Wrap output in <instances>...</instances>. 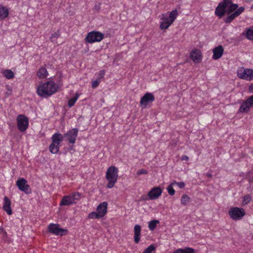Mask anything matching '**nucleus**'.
Here are the masks:
<instances>
[{
	"instance_id": "nucleus-1",
	"label": "nucleus",
	"mask_w": 253,
	"mask_h": 253,
	"mask_svg": "<svg viewBox=\"0 0 253 253\" xmlns=\"http://www.w3.org/2000/svg\"><path fill=\"white\" fill-rule=\"evenodd\" d=\"M57 91V86L53 82H47L38 86L37 88L38 94L43 97L50 96Z\"/></svg>"
},
{
	"instance_id": "nucleus-2",
	"label": "nucleus",
	"mask_w": 253,
	"mask_h": 253,
	"mask_svg": "<svg viewBox=\"0 0 253 253\" xmlns=\"http://www.w3.org/2000/svg\"><path fill=\"white\" fill-rule=\"evenodd\" d=\"M178 15V12L176 9L172 10L169 15V17L166 16L165 14L161 15L160 19L162 21L160 24V28L162 30L167 29L174 22Z\"/></svg>"
},
{
	"instance_id": "nucleus-3",
	"label": "nucleus",
	"mask_w": 253,
	"mask_h": 253,
	"mask_svg": "<svg viewBox=\"0 0 253 253\" xmlns=\"http://www.w3.org/2000/svg\"><path fill=\"white\" fill-rule=\"evenodd\" d=\"M118 169L114 166L110 167L107 170L106 177L108 181L107 187L111 188L117 182L118 177Z\"/></svg>"
},
{
	"instance_id": "nucleus-4",
	"label": "nucleus",
	"mask_w": 253,
	"mask_h": 253,
	"mask_svg": "<svg viewBox=\"0 0 253 253\" xmlns=\"http://www.w3.org/2000/svg\"><path fill=\"white\" fill-rule=\"evenodd\" d=\"M52 143L49 147L50 152L52 154H56L59 149L60 143L63 140V137L60 133H55L51 137Z\"/></svg>"
},
{
	"instance_id": "nucleus-5",
	"label": "nucleus",
	"mask_w": 253,
	"mask_h": 253,
	"mask_svg": "<svg viewBox=\"0 0 253 253\" xmlns=\"http://www.w3.org/2000/svg\"><path fill=\"white\" fill-rule=\"evenodd\" d=\"M103 33L98 31H92L87 34L85 40L88 43L100 42L104 38Z\"/></svg>"
},
{
	"instance_id": "nucleus-6",
	"label": "nucleus",
	"mask_w": 253,
	"mask_h": 253,
	"mask_svg": "<svg viewBox=\"0 0 253 253\" xmlns=\"http://www.w3.org/2000/svg\"><path fill=\"white\" fill-rule=\"evenodd\" d=\"M238 77L247 81L253 80V70L252 69L241 68L237 70Z\"/></svg>"
},
{
	"instance_id": "nucleus-7",
	"label": "nucleus",
	"mask_w": 253,
	"mask_h": 253,
	"mask_svg": "<svg viewBox=\"0 0 253 253\" xmlns=\"http://www.w3.org/2000/svg\"><path fill=\"white\" fill-rule=\"evenodd\" d=\"M245 211L242 208L234 207L230 209L229 215L230 217L235 220H240L245 215Z\"/></svg>"
},
{
	"instance_id": "nucleus-8",
	"label": "nucleus",
	"mask_w": 253,
	"mask_h": 253,
	"mask_svg": "<svg viewBox=\"0 0 253 253\" xmlns=\"http://www.w3.org/2000/svg\"><path fill=\"white\" fill-rule=\"evenodd\" d=\"M17 127L22 131H25L28 127V118L24 115H19L17 117Z\"/></svg>"
},
{
	"instance_id": "nucleus-9",
	"label": "nucleus",
	"mask_w": 253,
	"mask_h": 253,
	"mask_svg": "<svg viewBox=\"0 0 253 253\" xmlns=\"http://www.w3.org/2000/svg\"><path fill=\"white\" fill-rule=\"evenodd\" d=\"M48 231L56 235L63 236L67 233V230L59 228L58 224L51 223L48 226Z\"/></svg>"
},
{
	"instance_id": "nucleus-10",
	"label": "nucleus",
	"mask_w": 253,
	"mask_h": 253,
	"mask_svg": "<svg viewBox=\"0 0 253 253\" xmlns=\"http://www.w3.org/2000/svg\"><path fill=\"white\" fill-rule=\"evenodd\" d=\"M253 106V95L250 96L241 104L239 112L240 113H248L250 109Z\"/></svg>"
},
{
	"instance_id": "nucleus-11",
	"label": "nucleus",
	"mask_w": 253,
	"mask_h": 253,
	"mask_svg": "<svg viewBox=\"0 0 253 253\" xmlns=\"http://www.w3.org/2000/svg\"><path fill=\"white\" fill-rule=\"evenodd\" d=\"M229 3H230V0H223L222 2H220L215 9V14L220 17L224 15L226 12L225 8Z\"/></svg>"
},
{
	"instance_id": "nucleus-12",
	"label": "nucleus",
	"mask_w": 253,
	"mask_h": 253,
	"mask_svg": "<svg viewBox=\"0 0 253 253\" xmlns=\"http://www.w3.org/2000/svg\"><path fill=\"white\" fill-rule=\"evenodd\" d=\"M16 185L20 190L25 193L29 194L31 193V189L25 179L22 178L18 179L16 182Z\"/></svg>"
},
{
	"instance_id": "nucleus-13",
	"label": "nucleus",
	"mask_w": 253,
	"mask_h": 253,
	"mask_svg": "<svg viewBox=\"0 0 253 253\" xmlns=\"http://www.w3.org/2000/svg\"><path fill=\"white\" fill-rule=\"evenodd\" d=\"M155 100L154 96L151 93H145L141 98L140 103L143 108H145L149 103Z\"/></svg>"
},
{
	"instance_id": "nucleus-14",
	"label": "nucleus",
	"mask_w": 253,
	"mask_h": 253,
	"mask_svg": "<svg viewBox=\"0 0 253 253\" xmlns=\"http://www.w3.org/2000/svg\"><path fill=\"white\" fill-rule=\"evenodd\" d=\"M78 131V128H73L65 133L64 137L67 139L70 143L74 144L77 137Z\"/></svg>"
},
{
	"instance_id": "nucleus-15",
	"label": "nucleus",
	"mask_w": 253,
	"mask_h": 253,
	"mask_svg": "<svg viewBox=\"0 0 253 253\" xmlns=\"http://www.w3.org/2000/svg\"><path fill=\"white\" fill-rule=\"evenodd\" d=\"M162 190L160 187L152 188L148 193V196L151 200L157 199L162 194Z\"/></svg>"
},
{
	"instance_id": "nucleus-16",
	"label": "nucleus",
	"mask_w": 253,
	"mask_h": 253,
	"mask_svg": "<svg viewBox=\"0 0 253 253\" xmlns=\"http://www.w3.org/2000/svg\"><path fill=\"white\" fill-rule=\"evenodd\" d=\"M245 10L244 7H240L237 9L235 11L229 15L224 20V22L226 23H230L233 20H234L236 17L240 15Z\"/></svg>"
},
{
	"instance_id": "nucleus-17",
	"label": "nucleus",
	"mask_w": 253,
	"mask_h": 253,
	"mask_svg": "<svg viewBox=\"0 0 253 253\" xmlns=\"http://www.w3.org/2000/svg\"><path fill=\"white\" fill-rule=\"evenodd\" d=\"M224 51L223 47L222 45H218L213 49V55L212 58L214 60H217L220 58Z\"/></svg>"
},
{
	"instance_id": "nucleus-18",
	"label": "nucleus",
	"mask_w": 253,
	"mask_h": 253,
	"mask_svg": "<svg viewBox=\"0 0 253 253\" xmlns=\"http://www.w3.org/2000/svg\"><path fill=\"white\" fill-rule=\"evenodd\" d=\"M4 204L3 206V210L8 214L11 215L12 211L11 209V201L6 196L3 199Z\"/></svg>"
},
{
	"instance_id": "nucleus-19",
	"label": "nucleus",
	"mask_w": 253,
	"mask_h": 253,
	"mask_svg": "<svg viewBox=\"0 0 253 253\" xmlns=\"http://www.w3.org/2000/svg\"><path fill=\"white\" fill-rule=\"evenodd\" d=\"M107 203L103 202L100 203L97 207V211L103 217L107 211Z\"/></svg>"
},
{
	"instance_id": "nucleus-20",
	"label": "nucleus",
	"mask_w": 253,
	"mask_h": 253,
	"mask_svg": "<svg viewBox=\"0 0 253 253\" xmlns=\"http://www.w3.org/2000/svg\"><path fill=\"white\" fill-rule=\"evenodd\" d=\"M75 203H76V201H74L71 195H69L63 197L60 205L69 206Z\"/></svg>"
},
{
	"instance_id": "nucleus-21",
	"label": "nucleus",
	"mask_w": 253,
	"mask_h": 253,
	"mask_svg": "<svg viewBox=\"0 0 253 253\" xmlns=\"http://www.w3.org/2000/svg\"><path fill=\"white\" fill-rule=\"evenodd\" d=\"M141 226L136 224L134 227V241L136 244H138L140 239Z\"/></svg>"
},
{
	"instance_id": "nucleus-22",
	"label": "nucleus",
	"mask_w": 253,
	"mask_h": 253,
	"mask_svg": "<svg viewBox=\"0 0 253 253\" xmlns=\"http://www.w3.org/2000/svg\"><path fill=\"white\" fill-rule=\"evenodd\" d=\"M192 59L196 63L200 62L201 60V54L199 50H193L190 55Z\"/></svg>"
},
{
	"instance_id": "nucleus-23",
	"label": "nucleus",
	"mask_w": 253,
	"mask_h": 253,
	"mask_svg": "<svg viewBox=\"0 0 253 253\" xmlns=\"http://www.w3.org/2000/svg\"><path fill=\"white\" fill-rule=\"evenodd\" d=\"M8 10L5 7L0 5V19H3L8 15Z\"/></svg>"
},
{
	"instance_id": "nucleus-24",
	"label": "nucleus",
	"mask_w": 253,
	"mask_h": 253,
	"mask_svg": "<svg viewBox=\"0 0 253 253\" xmlns=\"http://www.w3.org/2000/svg\"><path fill=\"white\" fill-rule=\"evenodd\" d=\"M47 71L44 67L41 68L37 73V75L40 79H43L47 77Z\"/></svg>"
},
{
	"instance_id": "nucleus-25",
	"label": "nucleus",
	"mask_w": 253,
	"mask_h": 253,
	"mask_svg": "<svg viewBox=\"0 0 253 253\" xmlns=\"http://www.w3.org/2000/svg\"><path fill=\"white\" fill-rule=\"evenodd\" d=\"M238 5L237 4L233 3L231 0H230V3H229V5L227 7H228L227 10V14L229 15L234 10H236L238 9Z\"/></svg>"
},
{
	"instance_id": "nucleus-26",
	"label": "nucleus",
	"mask_w": 253,
	"mask_h": 253,
	"mask_svg": "<svg viewBox=\"0 0 253 253\" xmlns=\"http://www.w3.org/2000/svg\"><path fill=\"white\" fill-rule=\"evenodd\" d=\"M3 75L7 79H11L14 78V73L11 70L6 69L2 72Z\"/></svg>"
},
{
	"instance_id": "nucleus-27",
	"label": "nucleus",
	"mask_w": 253,
	"mask_h": 253,
	"mask_svg": "<svg viewBox=\"0 0 253 253\" xmlns=\"http://www.w3.org/2000/svg\"><path fill=\"white\" fill-rule=\"evenodd\" d=\"M159 223V221L158 220H152L150 221L148 224L149 229L151 231L154 230L155 229L157 224Z\"/></svg>"
},
{
	"instance_id": "nucleus-28",
	"label": "nucleus",
	"mask_w": 253,
	"mask_h": 253,
	"mask_svg": "<svg viewBox=\"0 0 253 253\" xmlns=\"http://www.w3.org/2000/svg\"><path fill=\"white\" fill-rule=\"evenodd\" d=\"M190 201V198L187 195L184 194L181 199V203L183 205H186Z\"/></svg>"
},
{
	"instance_id": "nucleus-29",
	"label": "nucleus",
	"mask_w": 253,
	"mask_h": 253,
	"mask_svg": "<svg viewBox=\"0 0 253 253\" xmlns=\"http://www.w3.org/2000/svg\"><path fill=\"white\" fill-rule=\"evenodd\" d=\"M88 217L91 219H98L102 217L97 211L91 212L88 214Z\"/></svg>"
},
{
	"instance_id": "nucleus-30",
	"label": "nucleus",
	"mask_w": 253,
	"mask_h": 253,
	"mask_svg": "<svg viewBox=\"0 0 253 253\" xmlns=\"http://www.w3.org/2000/svg\"><path fill=\"white\" fill-rule=\"evenodd\" d=\"M78 97H79V95L77 94H76L75 97L70 99L68 101V106L70 107H72L74 105V104L75 103L76 101L77 100Z\"/></svg>"
},
{
	"instance_id": "nucleus-31",
	"label": "nucleus",
	"mask_w": 253,
	"mask_h": 253,
	"mask_svg": "<svg viewBox=\"0 0 253 253\" xmlns=\"http://www.w3.org/2000/svg\"><path fill=\"white\" fill-rule=\"evenodd\" d=\"M246 37L248 39L253 41V29H248L247 30Z\"/></svg>"
},
{
	"instance_id": "nucleus-32",
	"label": "nucleus",
	"mask_w": 253,
	"mask_h": 253,
	"mask_svg": "<svg viewBox=\"0 0 253 253\" xmlns=\"http://www.w3.org/2000/svg\"><path fill=\"white\" fill-rule=\"evenodd\" d=\"M173 186L174 185L172 182L168 186L167 188L169 194L171 196H172L175 194V190L173 188Z\"/></svg>"
},
{
	"instance_id": "nucleus-33",
	"label": "nucleus",
	"mask_w": 253,
	"mask_h": 253,
	"mask_svg": "<svg viewBox=\"0 0 253 253\" xmlns=\"http://www.w3.org/2000/svg\"><path fill=\"white\" fill-rule=\"evenodd\" d=\"M155 249H156V248L154 246V245H151L148 247H147L146 249H145L142 253H151L152 252L155 250Z\"/></svg>"
},
{
	"instance_id": "nucleus-34",
	"label": "nucleus",
	"mask_w": 253,
	"mask_h": 253,
	"mask_svg": "<svg viewBox=\"0 0 253 253\" xmlns=\"http://www.w3.org/2000/svg\"><path fill=\"white\" fill-rule=\"evenodd\" d=\"M60 36V32H59V31L58 30L57 31H56L55 33L53 34L51 36V37H50V41H51V42H52L53 43H57L56 41H55L54 40V38H57L59 37Z\"/></svg>"
},
{
	"instance_id": "nucleus-35",
	"label": "nucleus",
	"mask_w": 253,
	"mask_h": 253,
	"mask_svg": "<svg viewBox=\"0 0 253 253\" xmlns=\"http://www.w3.org/2000/svg\"><path fill=\"white\" fill-rule=\"evenodd\" d=\"M71 195L74 200V201H76V200H79L81 198V194L78 192H74Z\"/></svg>"
},
{
	"instance_id": "nucleus-36",
	"label": "nucleus",
	"mask_w": 253,
	"mask_h": 253,
	"mask_svg": "<svg viewBox=\"0 0 253 253\" xmlns=\"http://www.w3.org/2000/svg\"><path fill=\"white\" fill-rule=\"evenodd\" d=\"M251 200V196L247 195L243 198V203L244 205L248 204Z\"/></svg>"
},
{
	"instance_id": "nucleus-37",
	"label": "nucleus",
	"mask_w": 253,
	"mask_h": 253,
	"mask_svg": "<svg viewBox=\"0 0 253 253\" xmlns=\"http://www.w3.org/2000/svg\"><path fill=\"white\" fill-rule=\"evenodd\" d=\"M172 183L174 185H177L180 189L184 188L185 186V183L183 182H177L174 181Z\"/></svg>"
},
{
	"instance_id": "nucleus-38",
	"label": "nucleus",
	"mask_w": 253,
	"mask_h": 253,
	"mask_svg": "<svg viewBox=\"0 0 253 253\" xmlns=\"http://www.w3.org/2000/svg\"><path fill=\"white\" fill-rule=\"evenodd\" d=\"M184 253H195V250L191 248L186 247L183 249Z\"/></svg>"
},
{
	"instance_id": "nucleus-39",
	"label": "nucleus",
	"mask_w": 253,
	"mask_h": 253,
	"mask_svg": "<svg viewBox=\"0 0 253 253\" xmlns=\"http://www.w3.org/2000/svg\"><path fill=\"white\" fill-rule=\"evenodd\" d=\"M100 83V81L99 79H97L95 81H94L92 83V87L94 88L97 87Z\"/></svg>"
},
{
	"instance_id": "nucleus-40",
	"label": "nucleus",
	"mask_w": 253,
	"mask_h": 253,
	"mask_svg": "<svg viewBox=\"0 0 253 253\" xmlns=\"http://www.w3.org/2000/svg\"><path fill=\"white\" fill-rule=\"evenodd\" d=\"M147 173H148V171L144 169H139L137 171V173H136L137 175H140L141 174H146Z\"/></svg>"
},
{
	"instance_id": "nucleus-41",
	"label": "nucleus",
	"mask_w": 253,
	"mask_h": 253,
	"mask_svg": "<svg viewBox=\"0 0 253 253\" xmlns=\"http://www.w3.org/2000/svg\"><path fill=\"white\" fill-rule=\"evenodd\" d=\"M104 70H101L98 74V77L97 79H99L100 80V79L103 78L104 77Z\"/></svg>"
},
{
	"instance_id": "nucleus-42",
	"label": "nucleus",
	"mask_w": 253,
	"mask_h": 253,
	"mask_svg": "<svg viewBox=\"0 0 253 253\" xmlns=\"http://www.w3.org/2000/svg\"><path fill=\"white\" fill-rule=\"evenodd\" d=\"M173 253H184L183 249H179L173 252Z\"/></svg>"
},
{
	"instance_id": "nucleus-43",
	"label": "nucleus",
	"mask_w": 253,
	"mask_h": 253,
	"mask_svg": "<svg viewBox=\"0 0 253 253\" xmlns=\"http://www.w3.org/2000/svg\"><path fill=\"white\" fill-rule=\"evenodd\" d=\"M188 159H189L188 157L186 155H184L181 157V160L183 161V160L187 161V160H188Z\"/></svg>"
},
{
	"instance_id": "nucleus-44",
	"label": "nucleus",
	"mask_w": 253,
	"mask_h": 253,
	"mask_svg": "<svg viewBox=\"0 0 253 253\" xmlns=\"http://www.w3.org/2000/svg\"><path fill=\"white\" fill-rule=\"evenodd\" d=\"M249 90L251 92L253 93V84H251L249 86Z\"/></svg>"
},
{
	"instance_id": "nucleus-45",
	"label": "nucleus",
	"mask_w": 253,
	"mask_h": 253,
	"mask_svg": "<svg viewBox=\"0 0 253 253\" xmlns=\"http://www.w3.org/2000/svg\"><path fill=\"white\" fill-rule=\"evenodd\" d=\"M141 200H143V201H145V200H148V198L146 197L142 196L141 197Z\"/></svg>"
},
{
	"instance_id": "nucleus-46",
	"label": "nucleus",
	"mask_w": 253,
	"mask_h": 253,
	"mask_svg": "<svg viewBox=\"0 0 253 253\" xmlns=\"http://www.w3.org/2000/svg\"><path fill=\"white\" fill-rule=\"evenodd\" d=\"M11 90H8V91L6 92L5 93V94L7 95H10L11 94Z\"/></svg>"
},
{
	"instance_id": "nucleus-47",
	"label": "nucleus",
	"mask_w": 253,
	"mask_h": 253,
	"mask_svg": "<svg viewBox=\"0 0 253 253\" xmlns=\"http://www.w3.org/2000/svg\"><path fill=\"white\" fill-rule=\"evenodd\" d=\"M207 176L209 177H212V174L210 173H207L206 174Z\"/></svg>"
}]
</instances>
